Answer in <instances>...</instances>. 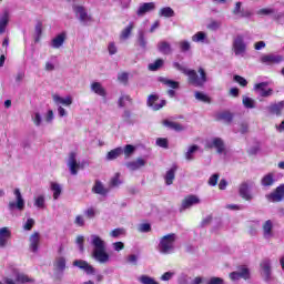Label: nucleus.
<instances>
[{"label":"nucleus","instance_id":"obj_1","mask_svg":"<svg viewBox=\"0 0 284 284\" xmlns=\"http://www.w3.org/2000/svg\"><path fill=\"white\" fill-rule=\"evenodd\" d=\"M173 68H175V70H179V72H182V74H185L189 78V83H191V85H194L195 88H203V85H205V83L207 82V74L205 73V70L203 68L199 69L200 78L199 74H196L195 70L187 69L179 62H174Z\"/></svg>","mask_w":284,"mask_h":284},{"label":"nucleus","instance_id":"obj_2","mask_svg":"<svg viewBox=\"0 0 284 284\" xmlns=\"http://www.w3.org/2000/svg\"><path fill=\"white\" fill-rule=\"evenodd\" d=\"M90 243L93 247L92 258L102 265L110 262V254L105 251V241L97 234L90 236Z\"/></svg>","mask_w":284,"mask_h":284},{"label":"nucleus","instance_id":"obj_3","mask_svg":"<svg viewBox=\"0 0 284 284\" xmlns=\"http://www.w3.org/2000/svg\"><path fill=\"white\" fill-rule=\"evenodd\" d=\"M176 243V234L170 233L160 239L159 245H158V252L160 254H174Z\"/></svg>","mask_w":284,"mask_h":284},{"label":"nucleus","instance_id":"obj_4","mask_svg":"<svg viewBox=\"0 0 284 284\" xmlns=\"http://www.w3.org/2000/svg\"><path fill=\"white\" fill-rule=\"evenodd\" d=\"M232 48L235 57H245L247 52V42H245V38L241 34L236 36L233 40Z\"/></svg>","mask_w":284,"mask_h":284},{"label":"nucleus","instance_id":"obj_5","mask_svg":"<svg viewBox=\"0 0 284 284\" xmlns=\"http://www.w3.org/2000/svg\"><path fill=\"white\" fill-rule=\"evenodd\" d=\"M254 186V182L252 181H244L239 185V195L244 201H253L254 193H252V187Z\"/></svg>","mask_w":284,"mask_h":284},{"label":"nucleus","instance_id":"obj_6","mask_svg":"<svg viewBox=\"0 0 284 284\" xmlns=\"http://www.w3.org/2000/svg\"><path fill=\"white\" fill-rule=\"evenodd\" d=\"M13 194L16 196V202H9L8 209L10 212H14V210H19V212H23L26 210V200H23V195L21 194V190L14 189Z\"/></svg>","mask_w":284,"mask_h":284},{"label":"nucleus","instance_id":"obj_7","mask_svg":"<svg viewBox=\"0 0 284 284\" xmlns=\"http://www.w3.org/2000/svg\"><path fill=\"white\" fill-rule=\"evenodd\" d=\"M72 9L77 19H79L82 26H88V23L92 22V16L88 14L85 7L73 4Z\"/></svg>","mask_w":284,"mask_h":284},{"label":"nucleus","instance_id":"obj_8","mask_svg":"<svg viewBox=\"0 0 284 284\" xmlns=\"http://www.w3.org/2000/svg\"><path fill=\"white\" fill-rule=\"evenodd\" d=\"M261 63L264 65H276L278 63H283L284 58L278 53H268L264 54L260 58Z\"/></svg>","mask_w":284,"mask_h":284},{"label":"nucleus","instance_id":"obj_9","mask_svg":"<svg viewBox=\"0 0 284 284\" xmlns=\"http://www.w3.org/2000/svg\"><path fill=\"white\" fill-rule=\"evenodd\" d=\"M159 81H160V83H163V85H166V88H171L168 91V95L171 99H174V97H176V91H174V90H179V88H180L179 81L170 80V79L163 78V77H160Z\"/></svg>","mask_w":284,"mask_h":284},{"label":"nucleus","instance_id":"obj_10","mask_svg":"<svg viewBox=\"0 0 284 284\" xmlns=\"http://www.w3.org/2000/svg\"><path fill=\"white\" fill-rule=\"evenodd\" d=\"M265 199L268 203H281L284 199V184L277 186L275 191L271 192L270 194L265 195Z\"/></svg>","mask_w":284,"mask_h":284},{"label":"nucleus","instance_id":"obj_11","mask_svg":"<svg viewBox=\"0 0 284 284\" xmlns=\"http://www.w3.org/2000/svg\"><path fill=\"white\" fill-rule=\"evenodd\" d=\"M261 275L263 276L264 281L270 282L272 281V260L264 258L261 264Z\"/></svg>","mask_w":284,"mask_h":284},{"label":"nucleus","instance_id":"obj_12","mask_svg":"<svg viewBox=\"0 0 284 284\" xmlns=\"http://www.w3.org/2000/svg\"><path fill=\"white\" fill-rule=\"evenodd\" d=\"M209 150L215 148L217 154H223L225 152V142L221 138H212L206 142L205 145Z\"/></svg>","mask_w":284,"mask_h":284},{"label":"nucleus","instance_id":"obj_13","mask_svg":"<svg viewBox=\"0 0 284 284\" xmlns=\"http://www.w3.org/2000/svg\"><path fill=\"white\" fill-rule=\"evenodd\" d=\"M229 278H231V281H241V278H243L244 281H248L250 268L241 266L237 271L230 273Z\"/></svg>","mask_w":284,"mask_h":284},{"label":"nucleus","instance_id":"obj_14","mask_svg":"<svg viewBox=\"0 0 284 284\" xmlns=\"http://www.w3.org/2000/svg\"><path fill=\"white\" fill-rule=\"evenodd\" d=\"M232 14H234V17L237 19H250V17H252L250 9H243V2L235 3Z\"/></svg>","mask_w":284,"mask_h":284},{"label":"nucleus","instance_id":"obj_15","mask_svg":"<svg viewBox=\"0 0 284 284\" xmlns=\"http://www.w3.org/2000/svg\"><path fill=\"white\" fill-rule=\"evenodd\" d=\"M12 239V231L8 226L0 227V250L8 247V243Z\"/></svg>","mask_w":284,"mask_h":284},{"label":"nucleus","instance_id":"obj_16","mask_svg":"<svg viewBox=\"0 0 284 284\" xmlns=\"http://www.w3.org/2000/svg\"><path fill=\"white\" fill-rule=\"evenodd\" d=\"M254 92L258 94V97L267 98L274 94V90L267 88V82H261L254 85Z\"/></svg>","mask_w":284,"mask_h":284},{"label":"nucleus","instance_id":"obj_17","mask_svg":"<svg viewBox=\"0 0 284 284\" xmlns=\"http://www.w3.org/2000/svg\"><path fill=\"white\" fill-rule=\"evenodd\" d=\"M67 165L73 176H77L79 174V169L81 168V164L77 162V153L71 152L69 154V160Z\"/></svg>","mask_w":284,"mask_h":284},{"label":"nucleus","instance_id":"obj_18","mask_svg":"<svg viewBox=\"0 0 284 284\" xmlns=\"http://www.w3.org/2000/svg\"><path fill=\"white\" fill-rule=\"evenodd\" d=\"M156 101H159V95L156 94L149 95L146 100V105L152 108L155 112L161 110V108H165V104L168 103L165 100H161L160 103H156Z\"/></svg>","mask_w":284,"mask_h":284},{"label":"nucleus","instance_id":"obj_19","mask_svg":"<svg viewBox=\"0 0 284 284\" xmlns=\"http://www.w3.org/2000/svg\"><path fill=\"white\" fill-rule=\"evenodd\" d=\"M53 270L58 276V278H61L63 276V272H65V257L59 256L53 262Z\"/></svg>","mask_w":284,"mask_h":284},{"label":"nucleus","instance_id":"obj_20","mask_svg":"<svg viewBox=\"0 0 284 284\" xmlns=\"http://www.w3.org/2000/svg\"><path fill=\"white\" fill-rule=\"evenodd\" d=\"M201 203V199L196 195H189L182 201V205L180 211L183 212V210H190V207H193V205H199Z\"/></svg>","mask_w":284,"mask_h":284},{"label":"nucleus","instance_id":"obj_21","mask_svg":"<svg viewBox=\"0 0 284 284\" xmlns=\"http://www.w3.org/2000/svg\"><path fill=\"white\" fill-rule=\"evenodd\" d=\"M156 4L154 2H143L139 6L136 14L138 17H145L148 12H154Z\"/></svg>","mask_w":284,"mask_h":284},{"label":"nucleus","instance_id":"obj_22","mask_svg":"<svg viewBox=\"0 0 284 284\" xmlns=\"http://www.w3.org/2000/svg\"><path fill=\"white\" fill-rule=\"evenodd\" d=\"M29 250L33 253L39 252V244L41 243V234L39 232H34L29 237Z\"/></svg>","mask_w":284,"mask_h":284},{"label":"nucleus","instance_id":"obj_23","mask_svg":"<svg viewBox=\"0 0 284 284\" xmlns=\"http://www.w3.org/2000/svg\"><path fill=\"white\" fill-rule=\"evenodd\" d=\"M52 100L58 106L64 105L65 108H70L72 105V98L70 95L62 98L59 94H53Z\"/></svg>","mask_w":284,"mask_h":284},{"label":"nucleus","instance_id":"obj_24","mask_svg":"<svg viewBox=\"0 0 284 284\" xmlns=\"http://www.w3.org/2000/svg\"><path fill=\"white\" fill-rule=\"evenodd\" d=\"M74 267H79L80 270H83L85 274H94L95 270L90 265L87 261L83 260H75L73 262Z\"/></svg>","mask_w":284,"mask_h":284},{"label":"nucleus","instance_id":"obj_25","mask_svg":"<svg viewBox=\"0 0 284 284\" xmlns=\"http://www.w3.org/2000/svg\"><path fill=\"white\" fill-rule=\"evenodd\" d=\"M68 34L65 32H61L59 33L55 38H53L51 40L50 45L54 49V50H59V48H61L63 45V43H65V39H67Z\"/></svg>","mask_w":284,"mask_h":284},{"label":"nucleus","instance_id":"obj_26","mask_svg":"<svg viewBox=\"0 0 284 284\" xmlns=\"http://www.w3.org/2000/svg\"><path fill=\"white\" fill-rule=\"evenodd\" d=\"M179 170V166L176 164H173L169 171H166L164 175V181L166 185H172L174 183V179H176V171Z\"/></svg>","mask_w":284,"mask_h":284},{"label":"nucleus","instance_id":"obj_27","mask_svg":"<svg viewBox=\"0 0 284 284\" xmlns=\"http://www.w3.org/2000/svg\"><path fill=\"white\" fill-rule=\"evenodd\" d=\"M8 23H10V13L8 10H4L3 13L0 14V34H6Z\"/></svg>","mask_w":284,"mask_h":284},{"label":"nucleus","instance_id":"obj_28","mask_svg":"<svg viewBox=\"0 0 284 284\" xmlns=\"http://www.w3.org/2000/svg\"><path fill=\"white\" fill-rule=\"evenodd\" d=\"M263 236L264 239L268 240L272 239L274 236V232L272 230H274V223H272L271 220L266 221L263 226Z\"/></svg>","mask_w":284,"mask_h":284},{"label":"nucleus","instance_id":"obj_29","mask_svg":"<svg viewBox=\"0 0 284 284\" xmlns=\"http://www.w3.org/2000/svg\"><path fill=\"white\" fill-rule=\"evenodd\" d=\"M163 125L164 128H169V130H174L175 132H184V130H186L183 124L170 120H164Z\"/></svg>","mask_w":284,"mask_h":284},{"label":"nucleus","instance_id":"obj_30","mask_svg":"<svg viewBox=\"0 0 284 284\" xmlns=\"http://www.w3.org/2000/svg\"><path fill=\"white\" fill-rule=\"evenodd\" d=\"M156 49L161 54H172V45L165 40L158 42Z\"/></svg>","mask_w":284,"mask_h":284},{"label":"nucleus","instance_id":"obj_31","mask_svg":"<svg viewBox=\"0 0 284 284\" xmlns=\"http://www.w3.org/2000/svg\"><path fill=\"white\" fill-rule=\"evenodd\" d=\"M91 92L98 94V97H108V91H105V88H103L101 82L91 83Z\"/></svg>","mask_w":284,"mask_h":284},{"label":"nucleus","instance_id":"obj_32","mask_svg":"<svg viewBox=\"0 0 284 284\" xmlns=\"http://www.w3.org/2000/svg\"><path fill=\"white\" fill-rule=\"evenodd\" d=\"M134 22H130L120 33L121 41H128L130 39V34H132V30H134Z\"/></svg>","mask_w":284,"mask_h":284},{"label":"nucleus","instance_id":"obj_33","mask_svg":"<svg viewBox=\"0 0 284 284\" xmlns=\"http://www.w3.org/2000/svg\"><path fill=\"white\" fill-rule=\"evenodd\" d=\"M261 185L262 187H272V185H274V173L273 172L266 173L261 179Z\"/></svg>","mask_w":284,"mask_h":284},{"label":"nucleus","instance_id":"obj_34","mask_svg":"<svg viewBox=\"0 0 284 284\" xmlns=\"http://www.w3.org/2000/svg\"><path fill=\"white\" fill-rule=\"evenodd\" d=\"M108 189L103 186V183L101 181H95L93 187H92V193L93 194H100V196H105L108 194Z\"/></svg>","mask_w":284,"mask_h":284},{"label":"nucleus","instance_id":"obj_35","mask_svg":"<svg viewBox=\"0 0 284 284\" xmlns=\"http://www.w3.org/2000/svg\"><path fill=\"white\" fill-rule=\"evenodd\" d=\"M145 165V160L139 158L135 161L128 162L126 168L131 170L132 172L140 170V168H143Z\"/></svg>","mask_w":284,"mask_h":284},{"label":"nucleus","instance_id":"obj_36","mask_svg":"<svg viewBox=\"0 0 284 284\" xmlns=\"http://www.w3.org/2000/svg\"><path fill=\"white\" fill-rule=\"evenodd\" d=\"M284 109V102H278L276 104H271L267 106V110L271 114H276V116H280L281 112H283Z\"/></svg>","mask_w":284,"mask_h":284},{"label":"nucleus","instance_id":"obj_37","mask_svg":"<svg viewBox=\"0 0 284 284\" xmlns=\"http://www.w3.org/2000/svg\"><path fill=\"white\" fill-rule=\"evenodd\" d=\"M159 17H164L165 19H172V17H176L174 9L172 7H163L159 11Z\"/></svg>","mask_w":284,"mask_h":284},{"label":"nucleus","instance_id":"obj_38","mask_svg":"<svg viewBox=\"0 0 284 284\" xmlns=\"http://www.w3.org/2000/svg\"><path fill=\"white\" fill-rule=\"evenodd\" d=\"M33 205L38 210H45V195L40 194L33 199Z\"/></svg>","mask_w":284,"mask_h":284},{"label":"nucleus","instance_id":"obj_39","mask_svg":"<svg viewBox=\"0 0 284 284\" xmlns=\"http://www.w3.org/2000/svg\"><path fill=\"white\" fill-rule=\"evenodd\" d=\"M121 154H123L122 148L113 149L106 154V161H114L115 159H119Z\"/></svg>","mask_w":284,"mask_h":284},{"label":"nucleus","instance_id":"obj_40","mask_svg":"<svg viewBox=\"0 0 284 284\" xmlns=\"http://www.w3.org/2000/svg\"><path fill=\"white\" fill-rule=\"evenodd\" d=\"M219 121H224V123H232L234 120V114H232L230 111H224L217 114Z\"/></svg>","mask_w":284,"mask_h":284},{"label":"nucleus","instance_id":"obj_41","mask_svg":"<svg viewBox=\"0 0 284 284\" xmlns=\"http://www.w3.org/2000/svg\"><path fill=\"white\" fill-rule=\"evenodd\" d=\"M242 103L247 110H254V108H256V101L246 95H243Z\"/></svg>","mask_w":284,"mask_h":284},{"label":"nucleus","instance_id":"obj_42","mask_svg":"<svg viewBox=\"0 0 284 284\" xmlns=\"http://www.w3.org/2000/svg\"><path fill=\"white\" fill-rule=\"evenodd\" d=\"M16 283H34V280L31 278L30 276L16 272Z\"/></svg>","mask_w":284,"mask_h":284},{"label":"nucleus","instance_id":"obj_43","mask_svg":"<svg viewBox=\"0 0 284 284\" xmlns=\"http://www.w3.org/2000/svg\"><path fill=\"white\" fill-rule=\"evenodd\" d=\"M138 45L142 48V50H148V39L145 38V32H138Z\"/></svg>","mask_w":284,"mask_h":284},{"label":"nucleus","instance_id":"obj_44","mask_svg":"<svg viewBox=\"0 0 284 284\" xmlns=\"http://www.w3.org/2000/svg\"><path fill=\"white\" fill-rule=\"evenodd\" d=\"M205 39H207V33L203 31H199L192 36V41L194 43H205Z\"/></svg>","mask_w":284,"mask_h":284},{"label":"nucleus","instance_id":"obj_45","mask_svg":"<svg viewBox=\"0 0 284 284\" xmlns=\"http://www.w3.org/2000/svg\"><path fill=\"white\" fill-rule=\"evenodd\" d=\"M62 190L63 189L61 187V184H59L57 182L51 183V192H53L54 201L59 200V196H61Z\"/></svg>","mask_w":284,"mask_h":284},{"label":"nucleus","instance_id":"obj_46","mask_svg":"<svg viewBox=\"0 0 284 284\" xmlns=\"http://www.w3.org/2000/svg\"><path fill=\"white\" fill-rule=\"evenodd\" d=\"M196 152H199V145H191L185 153L186 161H194V153Z\"/></svg>","mask_w":284,"mask_h":284},{"label":"nucleus","instance_id":"obj_47","mask_svg":"<svg viewBox=\"0 0 284 284\" xmlns=\"http://www.w3.org/2000/svg\"><path fill=\"white\" fill-rule=\"evenodd\" d=\"M163 63H164L163 59H158V60H155L153 63H150V64H149V70H150L151 72H156V70H160V69H161V67L163 65Z\"/></svg>","mask_w":284,"mask_h":284},{"label":"nucleus","instance_id":"obj_48","mask_svg":"<svg viewBox=\"0 0 284 284\" xmlns=\"http://www.w3.org/2000/svg\"><path fill=\"white\" fill-rule=\"evenodd\" d=\"M123 181L121 180V173H115V175L111 179L110 185L111 187H119Z\"/></svg>","mask_w":284,"mask_h":284},{"label":"nucleus","instance_id":"obj_49","mask_svg":"<svg viewBox=\"0 0 284 284\" xmlns=\"http://www.w3.org/2000/svg\"><path fill=\"white\" fill-rule=\"evenodd\" d=\"M192 281V277H190V275H187V273H181L178 277V283L179 284H190Z\"/></svg>","mask_w":284,"mask_h":284},{"label":"nucleus","instance_id":"obj_50","mask_svg":"<svg viewBox=\"0 0 284 284\" xmlns=\"http://www.w3.org/2000/svg\"><path fill=\"white\" fill-rule=\"evenodd\" d=\"M31 119L37 128H40L41 123H43V118L41 116V113H39V112H34L32 114Z\"/></svg>","mask_w":284,"mask_h":284},{"label":"nucleus","instance_id":"obj_51","mask_svg":"<svg viewBox=\"0 0 284 284\" xmlns=\"http://www.w3.org/2000/svg\"><path fill=\"white\" fill-rule=\"evenodd\" d=\"M132 103V98H130V95H122L119 100H118V105L119 108H125L126 103Z\"/></svg>","mask_w":284,"mask_h":284},{"label":"nucleus","instance_id":"obj_52","mask_svg":"<svg viewBox=\"0 0 284 284\" xmlns=\"http://www.w3.org/2000/svg\"><path fill=\"white\" fill-rule=\"evenodd\" d=\"M139 281L142 284H159V282L154 281L153 277L148 276V275L140 276Z\"/></svg>","mask_w":284,"mask_h":284},{"label":"nucleus","instance_id":"obj_53","mask_svg":"<svg viewBox=\"0 0 284 284\" xmlns=\"http://www.w3.org/2000/svg\"><path fill=\"white\" fill-rule=\"evenodd\" d=\"M195 99L197 101H202V103H210V97H207L205 93L203 92H195Z\"/></svg>","mask_w":284,"mask_h":284},{"label":"nucleus","instance_id":"obj_54","mask_svg":"<svg viewBox=\"0 0 284 284\" xmlns=\"http://www.w3.org/2000/svg\"><path fill=\"white\" fill-rule=\"evenodd\" d=\"M181 52H189V50L192 48L190 44V41L187 40H182L179 43Z\"/></svg>","mask_w":284,"mask_h":284},{"label":"nucleus","instance_id":"obj_55","mask_svg":"<svg viewBox=\"0 0 284 284\" xmlns=\"http://www.w3.org/2000/svg\"><path fill=\"white\" fill-rule=\"evenodd\" d=\"M125 234V229H115L111 231L110 236L112 239H119V236H123Z\"/></svg>","mask_w":284,"mask_h":284},{"label":"nucleus","instance_id":"obj_56","mask_svg":"<svg viewBox=\"0 0 284 284\" xmlns=\"http://www.w3.org/2000/svg\"><path fill=\"white\" fill-rule=\"evenodd\" d=\"M34 219L29 217L27 220V222L23 224V230H26V232H30V230H32V227H34Z\"/></svg>","mask_w":284,"mask_h":284},{"label":"nucleus","instance_id":"obj_57","mask_svg":"<svg viewBox=\"0 0 284 284\" xmlns=\"http://www.w3.org/2000/svg\"><path fill=\"white\" fill-rule=\"evenodd\" d=\"M84 215L87 216V219H94V216H97V209L94 207H89L84 211Z\"/></svg>","mask_w":284,"mask_h":284},{"label":"nucleus","instance_id":"obj_58","mask_svg":"<svg viewBox=\"0 0 284 284\" xmlns=\"http://www.w3.org/2000/svg\"><path fill=\"white\" fill-rule=\"evenodd\" d=\"M155 143L159 148H164V150H168L169 148L168 139L165 138H159Z\"/></svg>","mask_w":284,"mask_h":284},{"label":"nucleus","instance_id":"obj_59","mask_svg":"<svg viewBox=\"0 0 284 284\" xmlns=\"http://www.w3.org/2000/svg\"><path fill=\"white\" fill-rule=\"evenodd\" d=\"M176 275V273L174 271H169L165 272L162 276H161V281H172V277H174Z\"/></svg>","mask_w":284,"mask_h":284},{"label":"nucleus","instance_id":"obj_60","mask_svg":"<svg viewBox=\"0 0 284 284\" xmlns=\"http://www.w3.org/2000/svg\"><path fill=\"white\" fill-rule=\"evenodd\" d=\"M257 14H260L262 17H267L270 14H274V9H270V8L260 9L257 11Z\"/></svg>","mask_w":284,"mask_h":284},{"label":"nucleus","instance_id":"obj_61","mask_svg":"<svg viewBox=\"0 0 284 284\" xmlns=\"http://www.w3.org/2000/svg\"><path fill=\"white\" fill-rule=\"evenodd\" d=\"M225 281L222 278V277H216V276H213L211 277L206 284H224Z\"/></svg>","mask_w":284,"mask_h":284},{"label":"nucleus","instance_id":"obj_62","mask_svg":"<svg viewBox=\"0 0 284 284\" xmlns=\"http://www.w3.org/2000/svg\"><path fill=\"white\" fill-rule=\"evenodd\" d=\"M152 226L149 223H143L139 225V232L148 233L151 232Z\"/></svg>","mask_w":284,"mask_h":284},{"label":"nucleus","instance_id":"obj_63","mask_svg":"<svg viewBox=\"0 0 284 284\" xmlns=\"http://www.w3.org/2000/svg\"><path fill=\"white\" fill-rule=\"evenodd\" d=\"M234 81L236 83H240L242 85V88H245L247 85V80H245V78H243L241 75H234Z\"/></svg>","mask_w":284,"mask_h":284},{"label":"nucleus","instance_id":"obj_64","mask_svg":"<svg viewBox=\"0 0 284 284\" xmlns=\"http://www.w3.org/2000/svg\"><path fill=\"white\" fill-rule=\"evenodd\" d=\"M128 79H130V75L126 72L118 74V80L120 81V83H128Z\"/></svg>","mask_w":284,"mask_h":284}]
</instances>
